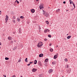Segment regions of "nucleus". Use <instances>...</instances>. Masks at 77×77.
I'll return each mask as SVG.
<instances>
[{
  "label": "nucleus",
  "mask_w": 77,
  "mask_h": 77,
  "mask_svg": "<svg viewBox=\"0 0 77 77\" xmlns=\"http://www.w3.org/2000/svg\"><path fill=\"white\" fill-rule=\"evenodd\" d=\"M45 41H47V38H45L44 39Z\"/></svg>",
  "instance_id": "obj_33"
},
{
  "label": "nucleus",
  "mask_w": 77,
  "mask_h": 77,
  "mask_svg": "<svg viewBox=\"0 0 77 77\" xmlns=\"http://www.w3.org/2000/svg\"><path fill=\"white\" fill-rule=\"evenodd\" d=\"M47 31V32H49L50 31V30H49L48 29H46Z\"/></svg>",
  "instance_id": "obj_34"
},
{
  "label": "nucleus",
  "mask_w": 77,
  "mask_h": 77,
  "mask_svg": "<svg viewBox=\"0 0 77 77\" xmlns=\"http://www.w3.org/2000/svg\"><path fill=\"white\" fill-rule=\"evenodd\" d=\"M2 45V43L0 42V45Z\"/></svg>",
  "instance_id": "obj_45"
},
{
  "label": "nucleus",
  "mask_w": 77,
  "mask_h": 77,
  "mask_svg": "<svg viewBox=\"0 0 77 77\" xmlns=\"http://www.w3.org/2000/svg\"><path fill=\"white\" fill-rule=\"evenodd\" d=\"M71 37V36H69L67 37V39H69V38H70Z\"/></svg>",
  "instance_id": "obj_14"
},
{
  "label": "nucleus",
  "mask_w": 77,
  "mask_h": 77,
  "mask_svg": "<svg viewBox=\"0 0 77 77\" xmlns=\"http://www.w3.org/2000/svg\"><path fill=\"white\" fill-rule=\"evenodd\" d=\"M4 77H6V75L4 76Z\"/></svg>",
  "instance_id": "obj_51"
},
{
  "label": "nucleus",
  "mask_w": 77,
  "mask_h": 77,
  "mask_svg": "<svg viewBox=\"0 0 77 77\" xmlns=\"http://www.w3.org/2000/svg\"><path fill=\"white\" fill-rule=\"evenodd\" d=\"M52 64H53V65H55V64H56V62L54 61L52 62Z\"/></svg>",
  "instance_id": "obj_19"
},
{
  "label": "nucleus",
  "mask_w": 77,
  "mask_h": 77,
  "mask_svg": "<svg viewBox=\"0 0 77 77\" xmlns=\"http://www.w3.org/2000/svg\"><path fill=\"white\" fill-rule=\"evenodd\" d=\"M50 50L51 52H53V49L52 48H51L50 49Z\"/></svg>",
  "instance_id": "obj_16"
},
{
  "label": "nucleus",
  "mask_w": 77,
  "mask_h": 77,
  "mask_svg": "<svg viewBox=\"0 0 77 77\" xmlns=\"http://www.w3.org/2000/svg\"><path fill=\"white\" fill-rule=\"evenodd\" d=\"M34 64H36L37 63V60H35L34 62Z\"/></svg>",
  "instance_id": "obj_12"
},
{
  "label": "nucleus",
  "mask_w": 77,
  "mask_h": 77,
  "mask_svg": "<svg viewBox=\"0 0 77 77\" xmlns=\"http://www.w3.org/2000/svg\"><path fill=\"white\" fill-rule=\"evenodd\" d=\"M17 21H19V22L20 21V18L18 17L17 18Z\"/></svg>",
  "instance_id": "obj_22"
},
{
  "label": "nucleus",
  "mask_w": 77,
  "mask_h": 77,
  "mask_svg": "<svg viewBox=\"0 0 77 77\" xmlns=\"http://www.w3.org/2000/svg\"><path fill=\"white\" fill-rule=\"evenodd\" d=\"M8 19H9V17H8V15H6V17L5 19L6 23H7V22H8Z\"/></svg>",
  "instance_id": "obj_4"
},
{
  "label": "nucleus",
  "mask_w": 77,
  "mask_h": 77,
  "mask_svg": "<svg viewBox=\"0 0 77 77\" xmlns=\"http://www.w3.org/2000/svg\"><path fill=\"white\" fill-rule=\"evenodd\" d=\"M16 77V76H15V75H14L12 77Z\"/></svg>",
  "instance_id": "obj_39"
},
{
  "label": "nucleus",
  "mask_w": 77,
  "mask_h": 77,
  "mask_svg": "<svg viewBox=\"0 0 77 77\" xmlns=\"http://www.w3.org/2000/svg\"><path fill=\"white\" fill-rule=\"evenodd\" d=\"M31 12L32 13H34V12H35V10H34V9H31Z\"/></svg>",
  "instance_id": "obj_11"
},
{
  "label": "nucleus",
  "mask_w": 77,
  "mask_h": 77,
  "mask_svg": "<svg viewBox=\"0 0 77 77\" xmlns=\"http://www.w3.org/2000/svg\"><path fill=\"white\" fill-rule=\"evenodd\" d=\"M48 37H49V38H51V36L50 35H48Z\"/></svg>",
  "instance_id": "obj_29"
},
{
  "label": "nucleus",
  "mask_w": 77,
  "mask_h": 77,
  "mask_svg": "<svg viewBox=\"0 0 77 77\" xmlns=\"http://www.w3.org/2000/svg\"><path fill=\"white\" fill-rule=\"evenodd\" d=\"M45 62H48V59H46L45 60Z\"/></svg>",
  "instance_id": "obj_18"
},
{
  "label": "nucleus",
  "mask_w": 77,
  "mask_h": 77,
  "mask_svg": "<svg viewBox=\"0 0 77 77\" xmlns=\"http://www.w3.org/2000/svg\"><path fill=\"white\" fill-rule=\"evenodd\" d=\"M69 2L70 3V4H72V1L71 0H69Z\"/></svg>",
  "instance_id": "obj_28"
},
{
  "label": "nucleus",
  "mask_w": 77,
  "mask_h": 77,
  "mask_svg": "<svg viewBox=\"0 0 77 77\" xmlns=\"http://www.w3.org/2000/svg\"><path fill=\"white\" fill-rule=\"evenodd\" d=\"M38 64L39 65H40V66H41V65H42V64H41V61H38Z\"/></svg>",
  "instance_id": "obj_9"
},
{
  "label": "nucleus",
  "mask_w": 77,
  "mask_h": 77,
  "mask_svg": "<svg viewBox=\"0 0 77 77\" xmlns=\"http://www.w3.org/2000/svg\"><path fill=\"white\" fill-rule=\"evenodd\" d=\"M43 14L46 17H49L50 15H49L48 13L45 11L44 10H43Z\"/></svg>",
  "instance_id": "obj_1"
},
{
  "label": "nucleus",
  "mask_w": 77,
  "mask_h": 77,
  "mask_svg": "<svg viewBox=\"0 0 77 77\" xmlns=\"http://www.w3.org/2000/svg\"><path fill=\"white\" fill-rule=\"evenodd\" d=\"M41 28L40 27H39V29H41Z\"/></svg>",
  "instance_id": "obj_46"
},
{
  "label": "nucleus",
  "mask_w": 77,
  "mask_h": 77,
  "mask_svg": "<svg viewBox=\"0 0 77 77\" xmlns=\"http://www.w3.org/2000/svg\"><path fill=\"white\" fill-rule=\"evenodd\" d=\"M14 42V41H12L11 42H10V44H11L12 45V44H13V43Z\"/></svg>",
  "instance_id": "obj_24"
},
{
  "label": "nucleus",
  "mask_w": 77,
  "mask_h": 77,
  "mask_svg": "<svg viewBox=\"0 0 77 77\" xmlns=\"http://www.w3.org/2000/svg\"><path fill=\"white\" fill-rule=\"evenodd\" d=\"M46 24H48V23H49L48 21H46Z\"/></svg>",
  "instance_id": "obj_25"
},
{
  "label": "nucleus",
  "mask_w": 77,
  "mask_h": 77,
  "mask_svg": "<svg viewBox=\"0 0 77 77\" xmlns=\"http://www.w3.org/2000/svg\"><path fill=\"white\" fill-rule=\"evenodd\" d=\"M1 14H2V11H0V15Z\"/></svg>",
  "instance_id": "obj_42"
},
{
  "label": "nucleus",
  "mask_w": 77,
  "mask_h": 77,
  "mask_svg": "<svg viewBox=\"0 0 77 77\" xmlns=\"http://www.w3.org/2000/svg\"><path fill=\"white\" fill-rule=\"evenodd\" d=\"M43 44H42V42H39V43H38V48H39L40 47H41L42 45Z\"/></svg>",
  "instance_id": "obj_2"
},
{
  "label": "nucleus",
  "mask_w": 77,
  "mask_h": 77,
  "mask_svg": "<svg viewBox=\"0 0 77 77\" xmlns=\"http://www.w3.org/2000/svg\"><path fill=\"white\" fill-rule=\"evenodd\" d=\"M44 5L43 4H41V5L39 6V7L40 8V9H42L44 8Z\"/></svg>",
  "instance_id": "obj_3"
},
{
  "label": "nucleus",
  "mask_w": 77,
  "mask_h": 77,
  "mask_svg": "<svg viewBox=\"0 0 77 77\" xmlns=\"http://www.w3.org/2000/svg\"><path fill=\"white\" fill-rule=\"evenodd\" d=\"M20 18H22V19H24V17L23 16H21Z\"/></svg>",
  "instance_id": "obj_15"
},
{
  "label": "nucleus",
  "mask_w": 77,
  "mask_h": 77,
  "mask_svg": "<svg viewBox=\"0 0 77 77\" xmlns=\"http://www.w3.org/2000/svg\"><path fill=\"white\" fill-rule=\"evenodd\" d=\"M13 22L14 23H15V20H13Z\"/></svg>",
  "instance_id": "obj_31"
},
{
  "label": "nucleus",
  "mask_w": 77,
  "mask_h": 77,
  "mask_svg": "<svg viewBox=\"0 0 77 77\" xmlns=\"http://www.w3.org/2000/svg\"><path fill=\"white\" fill-rule=\"evenodd\" d=\"M40 75H39V77H40Z\"/></svg>",
  "instance_id": "obj_53"
},
{
  "label": "nucleus",
  "mask_w": 77,
  "mask_h": 77,
  "mask_svg": "<svg viewBox=\"0 0 77 77\" xmlns=\"http://www.w3.org/2000/svg\"><path fill=\"white\" fill-rule=\"evenodd\" d=\"M58 47V46H57V47Z\"/></svg>",
  "instance_id": "obj_56"
},
{
  "label": "nucleus",
  "mask_w": 77,
  "mask_h": 77,
  "mask_svg": "<svg viewBox=\"0 0 77 77\" xmlns=\"http://www.w3.org/2000/svg\"><path fill=\"white\" fill-rule=\"evenodd\" d=\"M31 63H33V62H32V61L31 62Z\"/></svg>",
  "instance_id": "obj_52"
},
{
  "label": "nucleus",
  "mask_w": 77,
  "mask_h": 77,
  "mask_svg": "<svg viewBox=\"0 0 77 77\" xmlns=\"http://www.w3.org/2000/svg\"><path fill=\"white\" fill-rule=\"evenodd\" d=\"M63 3L64 4H65V3H66V2H65V1H64L63 2Z\"/></svg>",
  "instance_id": "obj_35"
},
{
  "label": "nucleus",
  "mask_w": 77,
  "mask_h": 77,
  "mask_svg": "<svg viewBox=\"0 0 77 77\" xmlns=\"http://www.w3.org/2000/svg\"><path fill=\"white\" fill-rule=\"evenodd\" d=\"M51 43H50L49 44V46H51Z\"/></svg>",
  "instance_id": "obj_40"
},
{
  "label": "nucleus",
  "mask_w": 77,
  "mask_h": 77,
  "mask_svg": "<svg viewBox=\"0 0 77 77\" xmlns=\"http://www.w3.org/2000/svg\"><path fill=\"white\" fill-rule=\"evenodd\" d=\"M59 11H60V9H58L57 10H56V12H59Z\"/></svg>",
  "instance_id": "obj_23"
},
{
  "label": "nucleus",
  "mask_w": 77,
  "mask_h": 77,
  "mask_svg": "<svg viewBox=\"0 0 77 77\" xmlns=\"http://www.w3.org/2000/svg\"><path fill=\"white\" fill-rule=\"evenodd\" d=\"M29 64H30H30H31V62H29Z\"/></svg>",
  "instance_id": "obj_47"
},
{
  "label": "nucleus",
  "mask_w": 77,
  "mask_h": 77,
  "mask_svg": "<svg viewBox=\"0 0 77 77\" xmlns=\"http://www.w3.org/2000/svg\"><path fill=\"white\" fill-rule=\"evenodd\" d=\"M65 61L66 62H67V61H68V59H66V58H65Z\"/></svg>",
  "instance_id": "obj_30"
},
{
  "label": "nucleus",
  "mask_w": 77,
  "mask_h": 77,
  "mask_svg": "<svg viewBox=\"0 0 77 77\" xmlns=\"http://www.w3.org/2000/svg\"><path fill=\"white\" fill-rule=\"evenodd\" d=\"M21 59H20L18 61V62H21Z\"/></svg>",
  "instance_id": "obj_26"
},
{
  "label": "nucleus",
  "mask_w": 77,
  "mask_h": 77,
  "mask_svg": "<svg viewBox=\"0 0 77 77\" xmlns=\"http://www.w3.org/2000/svg\"><path fill=\"white\" fill-rule=\"evenodd\" d=\"M20 2H21L22 1V0H20Z\"/></svg>",
  "instance_id": "obj_50"
},
{
  "label": "nucleus",
  "mask_w": 77,
  "mask_h": 77,
  "mask_svg": "<svg viewBox=\"0 0 77 77\" xmlns=\"http://www.w3.org/2000/svg\"><path fill=\"white\" fill-rule=\"evenodd\" d=\"M17 4H18V3H19V2H18V1H17Z\"/></svg>",
  "instance_id": "obj_41"
},
{
  "label": "nucleus",
  "mask_w": 77,
  "mask_h": 77,
  "mask_svg": "<svg viewBox=\"0 0 77 77\" xmlns=\"http://www.w3.org/2000/svg\"><path fill=\"white\" fill-rule=\"evenodd\" d=\"M47 32V29L45 30L44 32H45V33H46V32Z\"/></svg>",
  "instance_id": "obj_32"
},
{
  "label": "nucleus",
  "mask_w": 77,
  "mask_h": 77,
  "mask_svg": "<svg viewBox=\"0 0 77 77\" xmlns=\"http://www.w3.org/2000/svg\"><path fill=\"white\" fill-rule=\"evenodd\" d=\"M66 11H68V10H66Z\"/></svg>",
  "instance_id": "obj_49"
},
{
  "label": "nucleus",
  "mask_w": 77,
  "mask_h": 77,
  "mask_svg": "<svg viewBox=\"0 0 77 77\" xmlns=\"http://www.w3.org/2000/svg\"><path fill=\"white\" fill-rule=\"evenodd\" d=\"M66 66H67L66 68H68V65H66Z\"/></svg>",
  "instance_id": "obj_38"
},
{
  "label": "nucleus",
  "mask_w": 77,
  "mask_h": 77,
  "mask_svg": "<svg viewBox=\"0 0 77 77\" xmlns=\"http://www.w3.org/2000/svg\"><path fill=\"white\" fill-rule=\"evenodd\" d=\"M16 2H18V0H16Z\"/></svg>",
  "instance_id": "obj_48"
},
{
  "label": "nucleus",
  "mask_w": 77,
  "mask_h": 77,
  "mask_svg": "<svg viewBox=\"0 0 77 77\" xmlns=\"http://www.w3.org/2000/svg\"><path fill=\"white\" fill-rule=\"evenodd\" d=\"M72 4L74 7V8H75V4L74 3H73Z\"/></svg>",
  "instance_id": "obj_27"
},
{
  "label": "nucleus",
  "mask_w": 77,
  "mask_h": 77,
  "mask_svg": "<svg viewBox=\"0 0 77 77\" xmlns=\"http://www.w3.org/2000/svg\"><path fill=\"white\" fill-rule=\"evenodd\" d=\"M15 3H16L17 2H16V1H15Z\"/></svg>",
  "instance_id": "obj_55"
},
{
  "label": "nucleus",
  "mask_w": 77,
  "mask_h": 77,
  "mask_svg": "<svg viewBox=\"0 0 77 77\" xmlns=\"http://www.w3.org/2000/svg\"><path fill=\"white\" fill-rule=\"evenodd\" d=\"M36 2H38L39 1V0H36Z\"/></svg>",
  "instance_id": "obj_44"
},
{
  "label": "nucleus",
  "mask_w": 77,
  "mask_h": 77,
  "mask_svg": "<svg viewBox=\"0 0 77 77\" xmlns=\"http://www.w3.org/2000/svg\"><path fill=\"white\" fill-rule=\"evenodd\" d=\"M3 76H5V75H3Z\"/></svg>",
  "instance_id": "obj_54"
},
{
  "label": "nucleus",
  "mask_w": 77,
  "mask_h": 77,
  "mask_svg": "<svg viewBox=\"0 0 77 77\" xmlns=\"http://www.w3.org/2000/svg\"><path fill=\"white\" fill-rule=\"evenodd\" d=\"M53 71V69H50L48 71V72L49 74H50V73H51Z\"/></svg>",
  "instance_id": "obj_5"
},
{
  "label": "nucleus",
  "mask_w": 77,
  "mask_h": 77,
  "mask_svg": "<svg viewBox=\"0 0 77 77\" xmlns=\"http://www.w3.org/2000/svg\"><path fill=\"white\" fill-rule=\"evenodd\" d=\"M8 39H9V40H12V39L11 38V37H8Z\"/></svg>",
  "instance_id": "obj_20"
},
{
  "label": "nucleus",
  "mask_w": 77,
  "mask_h": 77,
  "mask_svg": "<svg viewBox=\"0 0 77 77\" xmlns=\"http://www.w3.org/2000/svg\"><path fill=\"white\" fill-rule=\"evenodd\" d=\"M57 55H58V54H57L56 55H55L54 56V59H55L57 58Z\"/></svg>",
  "instance_id": "obj_6"
},
{
  "label": "nucleus",
  "mask_w": 77,
  "mask_h": 77,
  "mask_svg": "<svg viewBox=\"0 0 77 77\" xmlns=\"http://www.w3.org/2000/svg\"><path fill=\"white\" fill-rule=\"evenodd\" d=\"M44 56V54H40L39 55V56L40 57H43V56Z\"/></svg>",
  "instance_id": "obj_8"
},
{
  "label": "nucleus",
  "mask_w": 77,
  "mask_h": 77,
  "mask_svg": "<svg viewBox=\"0 0 77 77\" xmlns=\"http://www.w3.org/2000/svg\"><path fill=\"white\" fill-rule=\"evenodd\" d=\"M67 72L69 74V73L70 72H71V69H69L68 70Z\"/></svg>",
  "instance_id": "obj_10"
},
{
  "label": "nucleus",
  "mask_w": 77,
  "mask_h": 77,
  "mask_svg": "<svg viewBox=\"0 0 77 77\" xmlns=\"http://www.w3.org/2000/svg\"><path fill=\"white\" fill-rule=\"evenodd\" d=\"M30 64H28V65H27V66H30Z\"/></svg>",
  "instance_id": "obj_43"
},
{
  "label": "nucleus",
  "mask_w": 77,
  "mask_h": 77,
  "mask_svg": "<svg viewBox=\"0 0 77 77\" xmlns=\"http://www.w3.org/2000/svg\"><path fill=\"white\" fill-rule=\"evenodd\" d=\"M9 58L8 57H6L5 58V60H9Z\"/></svg>",
  "instance_id": "obj_21"
},
{
  "label": "nucleus",
  "mask_w": 77,
  "mask_h": 77,
  "mask_svg": "<svg viewBox=\"0 0 77 77\" xmlns=\"http://www.w3.org/2000/svg\"><path fill=\"white\" fill-rule=\"evenodd\" d=\"M21 28H20L19 29V33H21Z\"/></svg>",
  "instance_id": "obj_13"
},
{
  "label": "nucleus",
  "mask_w": 77,
  "mask_h": 77,
  "mask_svg": "<svg viewBox=\"0 0 77 77\" xmlns=\"http://www.w3.org/2000/svg\"><path fill=\"white\" fill-rule=\"evenodd\" d=\"M25 61L26 62H27V58H26V59L25 60Z\"/></svg>",
  "instance_id": "obj_17"
},
{
  "label": "nucleus",
  "mask_w": 77,
  "mask_h": 77,
  "mask_svg": "<svg viewBox=\"0 0 77 77\" xmlns=\"http://www.w3.org/2000/svg\"><path fill=\"white\" fill-rule=\"evenodd\" d=\"M15 49H16V48H14L13 49V50H14V51L15 50Z\"/></svg>",
  "instance_id": "obj_37"
},
{
  "label": "nucleus",
  "mask_w": 77,
  "mask_h": 77,
  "mask_svg": "<svg viewBox=\"0 0 77 77\" xmlns=\"http://www.w3.org/2000/svg\"><path fill=\"white\" fill-rule=\"evenodd\" d=\"M37 70V69L33 68L32 69V72H35Z\"/></svg>",
  "instance_id": "obj_7"
},
{
  "label": "nucleus",
  "mask_w": 77,
  "mask_h": 77,
  "mask_svg": "<svg viewBox=\"0 0 77 77\" xmlns=\"http://www.w3.org/2000/svg\"><path fill=\"white\" fill-rule=\"evenodd\" d=\"M13 18L14 19H15V16H13Z\"/></svg>",
  "instance_id": "obj_36"
}]
</instances>
